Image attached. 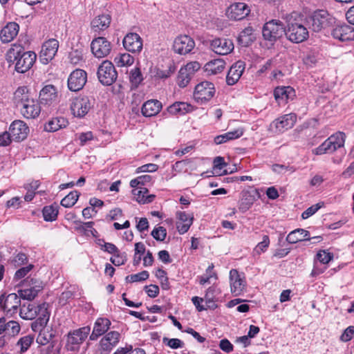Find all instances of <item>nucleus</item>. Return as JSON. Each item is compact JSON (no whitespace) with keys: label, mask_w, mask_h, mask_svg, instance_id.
Listing matches in <instances>:
<instances>
[{"label":"nucleus","mask_w":354,"mask_h":354,"mask_svg":"<svg viewBox=\"0 0 354 354\" xmlns=\"http://www.w3.org/2000/svg\"><path fill=\"white\" fill-rule=\"evenodd\" d=\"M14 103L21 114L26 119L37 118L41 113L39 101L26 86L19 87L14 93Z\"/></svg>","instance_id":"f257e3e1"},{"label":"nucleus","mask_w":354,"mask_h":354,"mask_svg":"<svg viewBox=\"0 0 354 354\" xmlns=\"http://www.w3.org/2000/svg\"><path fill=\"white\" fill-rule=\"evenodd\" d=\"M36 58L37 55L34 52H24V47L17 44H12L6 53V60L9 63L15 64V71L20 73L30 69Z\"/></svg>","instance_id":"f03ea898"},{"label":"nucleus","mask_w":354,"mask_h":354,"mask_svg":"<svg viewBox=\"0 0 354 354\" xmlns=\"http://www.w3.org/2000/svg\"><path fill=\"white\" fill-rule=\"evenodd\" d=\"M346 136L342 132H337L328 137L322 145L314 149L316 155L333 153L337 151L338 155L333 158L335 164H340L346 154L344 149Z\"/></svg>","instance_id":"7ed1b4c3"},{"label":"nucleus","mask_w":354,"mask_h":354,"mask_svg":"<svg viewBox=\"0 0 354 354\" xmlns=\"http://www.w3.org/2000/svg\"><path fill=\"white\" fill-rule=\"evenodd\" d=\"M286 36L293 43H301L308 37V31L297 13L291 14L287 19Z\"/></svg>","instance_id":"20e7f679"},{"label":"nucleus","mask_w":354,"mask_h":354,"mask_svg":"<svg viewBox=\"0 0 354 354\" xmlns=\"http://www.w3.org/2000/svg\"><path fill=\"white\" fill-rule=\"evenodd\" d=\"M334 21L335 19L326 10H324L314 12L308 19L310 28L315 32H319L322 29L329 27Z\"/></svg>","instance_id":"39448f33"},{"label":"nucleus","mask_w":354,"mask_h":354,"mask_svg":"<svg viewBox=\"0 0 354 354\" xmlns=\"http://www.w3.org/2000/svg\"><path fill=\"white\" fill-rule=\"evenodd\" d=\"M91 332L89 326H84L71 330L66 336V348L68 351H78L81 344L87 338Z\"/></svg>","instance_id":"423d86ee"},{"label":"nucleus","mask_w":354,"mask_h":354,"mask_svg":"<svg viewBox=\"0 0 354 354\" xmlns=\"http://www.w3.org/2000/svg\"><path fill=\"white\" fill-rule=\"evenodd\" d=\"M286 28L283 24L279 21L272 19L264 25L262 30L263 37L270 41H275L286 35Z\"/></svg>","instance_id":"0eeeda50"},{"label":"nucleus","mask_w":354,"mask_h":354,"mask_svg":"<svg viewBox=\"0 0 354 354\" xmlns=\"http://www.w3.org/2000/svg\"><path fill=\"white\" fill-rule=\"evenodd\" d=\"M97 77L102 84L106 86L111 85L115 82L118 73L111 62L109 60L102 62L98 67Z\"/></svg>","instance_id":"6e6552de"},{"label":"nucleus","mask_w":354,"mask_h":354,"mask_svg":"<svg viewBox=\"0 0 354 354\" xmlns=\"http://www.w3.org/2000/svg\"><path fill=\"white\" fill-rule=\"evenodd\" d=\"M215 93L214 86L209 82H202L195 87L194 98L195 101L203 104L209 101Z\"/></svg>","instance_id":"1a4fd4ad"},{"label":"nucleus","mask_w":354,"mask_h":354,"mask_svg":"<svg viewBox=\"0 0 354 354\" xmlns=\"http://www.w3.org/2000/svg\"><path fill=\"white\" fill-rule=\"evenodd\" d=\"M91 107V100L87 96L77 97L71 100L70 110L77 118H83Z\"/></svg>","instance_id":"9d476101"},{"label":"nucleus","mask_w":354,"mask_h":354,"mask_svg":"<svg viewBox=\"0 0 354 354\" xmlns=\"http://www.w3.org/2000/svg\"><path fill=\"white\" fill-rule=\"evenodd\" d=\"M229 277L232 294L235 297L242 295L246 289V281L244 274L239 273L236 269H232L230 271Z\"/></svg>","instance_id":"9b49d317"},{"label":"nucleus","mask_w":354,"mask_h":354,"mask_svg":"<svg viewBox=\"0 0 354 354\" xmlns=\"http://www.w3.org/2000/svg\"><path fill=\"white\" fill-rule=\"evenodd\" d=\"M21 297L16 293L0 296V308L7 314L12 316L17 313L18 307H21Z\"/></svg>","instance_id":"f8f14e48"},{"label":"nucleus","mask_w":354,"mask_h":354,"mask_svg":"<svg viewBox=\"0 0 354 354\" xmlns=\"http://www.w3.org/2000/svg\"><path fill=\"white\" fill-rule=\"evenodd\" d=\"M24 286L27 288L18 290V294L21 298L29 301L34 299L43 289L42 283L34 279L26 280Z\"/></svg>","instance_id":"ddd939ff"},{"label":"nucleus","mask_w":354,"mask_h":354,"mask_svg":"<svg viewBox=\"0 0 354 354\" xmlns=\"http://www.w3.org/2000/svg\"><path fill=\"white\" fill-rule=\"evenodd\" d=\"M209 48L216 54L226 55L232 52L234 46L231 39L224 37H218L210 41Z\"/></svg>","instance_id":"4468645a"},{"label":"nucleus","mask_w":354,"mask_h":354,"mask_svg":"<svg viewBox=\"0 0 354 354\" xmlns=\"http://www.w3.org/2000/svg\"><path fill=\"white\" fill-rule=\"evenodd\" d=\"M59 48V41L55 39H50L42 45L39 53L40 62L44 64L49 63L55 56Z\"/></svg>","instance_id":"2eb2a0df"},{"label":"nucleus","mask_w":354,"mask_h":354,"mask_svg":"<svg viewBox=\"0 0 354 354\" xmlns=\"http://www.w3.org/2000/svg\"><path fill=\"white\" fill-rule=\"evenodd\" d=\"M91 48L95 57L103 58L111 53V44L105 37H99L92 41Z\"/></svg>","instance_id":"dca6fc26"},{"label":"nucleus","mask_w":354,"mask_h":354,"mask_svg":"<svg viewBox=\"0 0 354 354\" xmlns=\"http://www.w3.org/2000/svg\"><path fill=\"white\" fill-rule=\"evenodd\" d=\"M250 9L243 2H236L231 4L226 10V16L232 20H242L250 13Z\"/></svg>","instance_id":"f3484780"},{"label":"nucleus","mask_w":354,"mask_h":354,"mask_svg":"<svg viewBox=\"0 0 354 354\" xmlns=\"http://www.w3.org/2000/svg\"><path fill=\"white\" fill-rule=\"evenodd\" d=\"M194 46V40L191 37L186 35L178 36L174 39L173 44L174 52L180 55H186L190 53Z\"/></svg>","instance_id":"a211bd4d"},{"label":"nucleus","mask_w":354,"mask_h":354,"mask_svg":"<svg viewBox=\"0 0 354 354\" xmlns=\"http://www.w3.org/2000/svg\"><path fill=\"white\" fill-rule=\"evenodd\" d=\"M86 80V73L84 70L76 69L68 77V87L72 91H79L84 87Z\"/></svg>","instance_id":"6ab92c4d"},{"label":"nucleus","mask_w":354,"mask_h":354,"mask_svg":"<svg viewBox=\"0 0 354 354\" xmlns=\"http://www.w3.org/2000/svg\"><path fill=\"white\" fill-rule=\"evenodd\" d=\"M44 308H48V304L44 302L37 306L34 304H24L19 308V316L25 320H32L40 315V309L41 307Z\"/></svg>","instance_id":"aec40b11"},{"label":"nucleus","mask_w":354,"mask_h":354,"mask_svg":"<svg viewBox=\"0 0 354 354\" xmlns=\"http://www.w3.org/2000/svg\"><path fill=\"white\" fill-rule=\"evenodd\" d=\"M122 44L127 50L133 53H140L142 50V39L135 32L127 33L123 39Z\"/></svg>","instance_id":"412c9836"},{"label":"nucleus","mask_w":354,"mask_h":354,"mask_svg":"<svg viewBox=\"0 0 354 354\" xmlns=\"http://www.w3.org/2000/svg\"><path fill=\"white\" fill-rule=\"evenodd\" d=\"M9 131L12 140L19 142L26 138L29 128L24 121L15 120L10 124Z\"/></svg>","instance_id":"4be33fe9"},{"label":"nucleus","mask_w":354,"mask_h":354,"mask_svg":"<svg viewBox=\"0 0 354 354\" xmlns=\"http://www.w3.org/2000/svg\"><path fill=\"white\" fill-rule=\"evenodd\" d=\"M297 121V115L295 113H288L281 116L274 120L272 124V128H274L277 132H283L291 129Z\"/></svg>","instance_id":"5701e85b"},{"label":"nucleus","mask_w":354,"mask_h":354,"mask_svg":"<svg viewBox=\"0 0 354 354\" xmlns=\"http://www.w3.org/2000/svg\"><path fill=\"white\" fill-rule=\"evenodd\" d=\"M21 331L19 323L15 320H9L4 317H0V335H5L9 337L17 336Z\"/></svg>","instance_id":"b1692460"},{"label":"nucleus","mask_w":354,"mask_h":354,"mask_svg":"<svg viewBox=\"0 0 354 354\" xmlns=\"http://www.w3.org/2000/svg\"><path fill=\"white\" fill-rule=\"evenodd\" d=\"M331 34L335 39L342 41L354 40V28L345 24L337 25Z\"/></svg>","instance_id":"393cba45"},{"label":"nucleus","mask_w":354,"mask_h":354,"mask_svg":"<svg viewBox=\"0 0 354 354\" xmlns=\"http://www.w3.org/2000/svg\"><path fill=\"white\" fill-rule=\"evenodd\" d=\"M111 321L105 317L97 318L93 325V331L90 335V339L97 340L100 336L106 333L110 328Z\"/></svg>","instance_id":"a878e982"},{"label":"nucleus","mask_w":354,"mask_h":354,"mask_svg":"<svg viewBox=\"0 0 354 354\" xmlns=\"http://www.w3.org/2000/svg\"><path fill=\"white\" fill-rule=\"evenodd\" d=\"M245 66L243 62L238 61L230 67L226 76V82L228 85H234L239 81L245 70Z\"/></svg>","instance_id":"bb28decb"},{"label":"nucleus","mask_w":354,"mask_h":354,"mask_svg":"<svg viewBox=\"0 0 354 354\" xmlns=\"http://www.w3.org/2000/svg\"><path fill=\"white\" fill-rule=\"evenodd\" d=\"M226 66L224 59L218 58L209 61L204 66V71L207 75H216L222 73Z\"/></svg>","instance_id":"cd10ccee"},{"label":"nucleus","mask_w":354,"mask_h":354,"mask_svg":"<svg viewBox=\"0 0 354 354\" xmlns=\"http://www.w3.org/2000/svg\"><path fill=\"white\" fill-rule=\"evenodd\" d=\"M176 227L180 234L187 232L193 223V216L185 212H178L176 213Z\"/></svg>","instance_id":"c85d7f7f"},{"label":"nucleus","mask_w":354,"mask_h":354,"mask_svg":"<svg viewBox=\"0 0 354 354\" xmlns=\"http://www.w3.org/2000/svg\"><path fill=\"white\" fill-rule=\"evenodd\" d=\"M37 319L31 323V329L34 332H43L42 330L47 325L49 318L50 312L48 309L44 308V306L40 309V315H39Z\"/></svg>","instance_id":"c756f323"},{"label":"nucleus","mask_w":354,"mask_h":354,"mask_svg":"<svg viewBox=\"0 0 354 354\" xmlns=\"http://www.w3.org/2000/svg\"><path fill=\"white\" fill-rule=\"evenodd\" d=\"M120 334L117 331H111L103 337L100 342V345L104 351H111L119 342Z\"/></svg>","instance_id":"7c9ffc66"},{"label":"nucleus","mask_w":354,"mask_h":354,"mask_svg":"<svg viewBox=\"0 0 354 354\" xmlns=\"http://www.w3.org/2000/svg\"><path fill=\"white\" fill-rule=\"evenodd\" d=\"M19 26L15 22L8 23L0 32V38L3 43L11 41L18 34Z\"/></svg>","instance_id":"2f4dec72"},{"label":"nucleus","mask_w":354,"mask_h":354,"mask_svg":"<svg viewBox=\"0 0 354 354\" xmlns=\"http://www.w3.org/2000/svg\"><path fill=\"white\" fill-rule=\"evenodd\" d=\"M162 104L157 100H150L145 102L142 106V113L145 117L157 115L161 110Z\"/></svg>","instance_id":"473e14b6"},{"label":"nucleus","mask_w":354,"mask_h":354,"mask_svg":"<svg viewBox=\"0 0 354 354\" xmlns=\"http://www.w3.org/2000/svg\"><path fill=\"white\" fill-rule=\"evenodd\" d=\"M274 95L279 104L286 103L295 96V90L291 86L277 87L274 91Z\"/></svg>","instance_id":"72a5a7b5"},{"label":"nucleus","mask_w":354,"mask_h":354,"mask_svg":"<svg viewBox=\"0 0 354 354\" xmlns=\"http://www.w3.org/2000/svg\"><path fill=\"white\" fill-rule=\"evenodd\" d=\"M221 293L219 289L216 287L211 286L209 287L203 297V301L206 304V306L209 309H215L217 308V305L216 304L217 301V296Z\"/></svg>","instance_id":"f704fd0d"},{"label":"nucleus","mask_w":354,"mask_h":354,"mask_svg":"<svg viewBox=\"0 0 354 354\" xmlns=\"http://www.w3.org/2000/svg\"><path fill=\"white\" fill-rule=\"evenodd\" d=\"M39 97L41 102L50 104L57 98V89L53 85L45 86L39 93Z\"/></svg>","instance_id":"c9c22d12"},{"label":"nucleus","mask_w":354,"mask_h":354,"mask_svg":"<svg viewBox=\"0 0 354 354\" xmlns=\"http://www.w3.org/2000/svg\"><path fill=\"white\" fill-rule=\"evenodd\" d=\"M243 131L241 129H237L234 131H230L223 134L217 136L214 138V143L216 145H221L230 140L237 139L242 136Z\"/></svg>","instance_id":"e433bc0d"},{"label":"nucleus","mask_w":354,"mask_h":354,"mask_svg":"<svg viewBox=\"0 0 354 354\" xmlns=\"http://www.w3.org/2000/svg\"><path fill=\"white\" fill-rule=\"evenodd\" d=\"M68 124V120L63 117L55 118L44 125V130L48 132H55L65 128Z\"/></svg>","instance_id":"4c0bfd02"},{"label":"nucleus","mask_w":354,"mask_h":354,"mask_svg":"<svg viewBox=\"0 0 354 354\" xmlns=\"http://www.w3.org/2000/svg\"><path fill=\"white\" fill-rule=\"evenodd\" d=\"M111 24V17L109 15H102L96 17L91 21V27L94 31L104 30Z\"/></svg>","instance_id":"58836bf2"},{"label":"nucleus","mask_w":354,"mask_h":354,"mask_svg":"<svg viewBox=\"0 0 354 354\" xmlns=\"http://www.w3.org/2000/svg\"><path fill=\"white\" fill-rule=\"evenodd\" d=\"M193 110V106L188 103L183 102H176L169 106L167 111L172 115H183Z\"/></svg>","instance_id":"ea45409f"},{"label":"nucleus","mask_w":354,"mask_h":354,"mask_svg":"<svg viewBox=\"0 0 354 354\" xmlns=\"http://www.w3.org/2000/svg\"><path fill=\"white\" fill-rule=\"evenodd\" d=\"M132 194L139 203H149L152 202L155 198L154 195L148 194V189L146 187L133 189Z\"/></svg>","instance_id":"a19ab883"},{"label":"nucleus","mask_w":354,"mask_h":354,"mask_svg":"<svg viewBox=\"0 0 354 354\" xmlns=\"http://www.w3.org/2000/svg\"><path fill=\"white\" fill-rule=\"evenodd\" d=\"M309 232L304 229H297L292 231L286 237L290 243H296L299 241L308 240Z\"/></svg>","instance_id":"79ce46f5"},{"label":"nucleus","mask_w":354,"mask_h":354,"mask_svg":"<svg viewBox=\"0 0 354 354\" xmlns=\"http://www.w3.org/2000/svg\"><path fill=\"white\" fill-rule=\"evenodd\" d=\"M253 32L254 30L251 26L246 27L241 32L238 37L239 42L243 46H248L254 39Z\"/></svg>","instance_id":"37998d69"},{"label":"nucleus","mask_w":354,"mask_h":354,"mask_svg":"<svg viewBox=\"0 0 354 354\" xmlns=\"http://www.w3.org/2000/svg\"><path fill=\"white\" fill-rule=\"evenodd\" d=\"M114 62L118 67L129 66L133 64L134 57L127 53H120L115 57Z\"/></svg>","instance_id":"c03bdc74"},{"label":"nucleus","mask_w":354,"mask_h":354,"mask_svg":"<svg viewBox=\"0 0 354 354\" xmlns=\"http://www.w3.org/2000/svg\"><path fill=\"white\" fill-rule=\"evenodd\" d=\"M42 213L46 221H55L58 214L57 206L53 205L46 206L43 209Z\"/></svg>","instance_id":"a18cd8bd"},{"label":"nucleus","mask_w":354,"mask_h":354,"mask_svg":"<svg viewBox=\"0 0 354 354\" xmlns=\"http://www.w3.org/2000/svg\"><path fill=\"white\" fill-rule=\"evenodd\" d=\"M80 193L77 191L71 192L61 201V205L65 207H73L77 201Z\"/></svg>","instance_id":"49530a36"},{"label":"nucleus","mask_w":354,"mask_h":354,"mask_svg":"<svg viewBox=\"0 0 354 354\" xmlns=\"http://www.w3.org/2000/svg\"><path fill=\"white\" fill-rule=\"evenodd\" d=\"M33 341L34 337L30 335H28L21 337L18 340L17 345L20 347V351L21 353H24L29 348V347L33 343Z\"/></svg>","instance_id":"de8ad7c7"},{"label":"nucleus","mask_w":354,"mask_h":354,"mask_svg":"<svg viewBox=\"0 0 354 354\" xmlns=\"http://www.w3.org/2000/svg\"><path fill=\"white\" fill-rule=\"evenodd\" d=\"M149 277L148 271L144 270L137 274L127 276L125 280L128 283L141 282L147 280Z\"/></svg>","instance_id":"09e8293b"},{"label":"nucleus","mask_w":354,"mask_h":354,"mask_svg":"<svg viewBox=\"0 0 354 354\" xmlns=\"http://www.w3.org/2000/svg\"><path fill=\"white\" fill-rule=\"evenodd\" d=\"M192 75L183 67L178 75V84L180 87H185L191 80Z\"/></svg>","instance_id":"8fccbe9b"},{"label":"nucleus","mask_w":354,"mask_h":354,"mask_svg":"<svg viewBox=\"0 0 354 354\" xmlns=\"http://www.w3.org/2000/svg\"><path fill=\"white\" fill-rule=\"evenodd\" d=\"M270 244V239L268 236L265 235L263 237L262 241L259 243L257 246L254 248L253 252L254 254H260L261 252H263L268 248Z\"/></svg>","instance_id":"3c124183"},{"label":"nucleus","mask_w":354,"mask_h":354,"mask_svg":"<svg viewBox=\"0 0 354 354\" xmlns=\"http://www.w3.org/2000/svg\"><path fill=\"white\" fill-rule=\"evenodd\" d=\"M162 342L172 349H177L184 346L183 342L178 338L169 339L167 337H164L162 339Z\"/></svg>","instance_id":"603ef678"},{"label":"nucleus","mask_w":354,"mask_h":354,"mask_svg":"<svg viewBox=\"0 0 354 354\" xmlns=\"http://www.w3.org/2000/svg\"><path fill=\"white\" fill-rule=\"evenodd\" d=\"M151 236L157 241H163L167 236V231L164 227H155L151 233Z\"/></svg>","instance_id":"864d4df0"},{"label":"nucleus","mask_w":354,"mask_h":354,"mask_svg":"<svg viewBox=\"0 0 354 354\" xmlns=\"http://www.w3.org/2000/svg\"><path fill=\"white\" fill-rule=\"evenodd\" d=\"M130 80L132 84L136 86H138V85L142 81V75L140 68H136L131 71Z\"/></svg>","instance_id":"5fc2aeb1"},{"label":"nucleus","mask_w":354,"mask_h":354,"mask_svg":"<svg viewBox=\"0 0 354 354\" xmlns=\"http://www.w3.org/2000/svg\"><path fill=\"white\" fill-rule=\"evenodd\" d=\"M93 139V135L91 131H87L75 134V140L80 141V145L83 146L86 145L88 141Z\"/></svg>","instance_id":"6e6d98bb"},{"label":"nucleus","mask_w":354,"mask_h":354,"mask_svg":"<svg viewBox=\"0 0 354 354\" xmlns=\"http://www.w3.org/2000/svg\"><path fill=\"white\" fill-rule=\"evenodd\" d=\"M213 264H211L210 266H208V268L206 270L205 275L200 277V284L204 285L205 283H209L210 279L216 276L215 273L213 272Z\"/></svg>","instance_id":"4d7b16f0"},{"label":"nucleus","mask_w":354,"mask_h":354,"mask_svg":"<svg viewBox=\"0 0 354 354\" xmlns=\"http://www.w3.org/2000/svg\"><path fill=\"white\" fill-rule=\"evenodd\" d=\"M126 261V254L124 252L121 253L120 250L111 258V261L116 266L124 264Z\"/></svg>","instance_id":"13d9d810"},{"label":"nucleus","mask_w":354,"mask_h":354,"mask_svg":"<svg viewBox=\"0 0 354 354\" xmlns=\"http://www.w3.org/2000/svg\"><path fill=\"white\" fill-rule=\"evenodd\" d=\"M317 257L320 263L323 264H326L332 260V259L333 258V254L330 252H327L323 250L317 253Z\"/></svg>","instance_id":"bf43d9fd"},{"label":"nucleus","mask_w":354,"mask_h":354,"mask_svg":"<svg viewBox=\"0 0 354 354\" xmlns=\"http://www.w3.org/2000/svg\"><path fill=\"white\" fill-rule=\"evenodd\" d=\"M322 205L320 203H317L315 205H312L306 209L301 214V217L303 219L308 218L310 216H313L315 214L321 207Z\"/></svg>","instance_id":"052dcab7"},{"label":"nucleus","mask_w":354,"mask_h":354,"mask_svg":"<svg viewBox=\"0 0 354 354\" xmlns=\"http://www.w3.org/2000/svg\"><path fill=\"white\" fill-rule=\"evenodd\" d=\"M192 301L194 304V305L195 306L197 310L199 312L205 310L209 308L207 307L205 303V304H202V303L204 301L203 298H202V297H199L197 296L193 297L192 299Z\"/></svg>","instance_id":"680f3d73"},{"label":"nucleus","mask_w":354,"mask_h":354,"mask_svg":"<svg viewBox=\"0 0 354 354\" xmlns=\"http://www.w3.org/2000/svg\"><path fill=\"white\" fill-rule=\"evenodd\" d=\"M354 334V326H348L340 336V340L344 342L350 341Z\"/></svg>","instance_id":"e2e57ef3"},{"label":"nucleus","mask_w":354,"mask_h":354,"mask_svg":"<svg viewBox=\"0 0 354 354\" xmlns=\"http://www.w3.org/2000/svg\"><path fill=\"white\" fill-rule=\"evenodd\" d=\"M32 268V265H29L26 267H23L20 269H19L15 274L14 279L15 280H19L22 278H24Z\"/></svg>","instance_id":"0e129e2a"},{"label":"nucleus","mask_w":354,"mask_h":354,"mask_svg":"<svg viewBox=\"0 0 354 354\" xmlns=\"http://www.w3.org/2000/svg\"><path fill=\"white\" fill-rule=\"evenodd\" d=\"M145 290L147 295L151 298L156 297L159 294V287L156 285L151 284L145 286Z\"/></svg>","instance_id":"69168bd1"},{"label":"nucleus","mask_w":354,"mask_h":354,"mask_svg":"<svg viewBox=\"0 0 354 354\" xmlns=\"http://www.w3.org/2000/svg\"><path fill=\"white\" fill-rule=\"evenodd\" d=\"M183 68L192 76L196 71L200 69L201 64L198 62H191Z\"/></svg>","instance_id":"338daca9"},{"label":"nucleus","mask_w":354,"mask_h":354,"mask_svg":"<svg viewBox=\"0 0 354 354\" xmlns=\"http://www.w3.org/2000/svg\"><path fill=\"white\" fill-rule=\"evenodd\" d=\"M27 261V257L24 253L17 254L12 260V263L15 267H18L25 263Z\"/></svg>","instance_id":"774afa93"}]
</instances>
